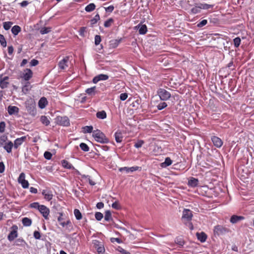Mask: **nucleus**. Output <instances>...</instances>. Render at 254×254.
Instances as JSON below:
<instances>
[{
	"instance_id": "7c9ffc66",
	"label": "nucleus",
	"mask_w": 254,
	"mask_h": 254,
	"mask_svg": "<svg viewBox=\"0 0 254 254\" xmlns=\"http://www.w3.org/2000/svg\"><path fill=\"white\" fill-rule=\"evenodd\" d=\"M22 222L23 225V226L26 227H28L31 226L32 224V220L31 219L27 218V217H24L22 220Z\"/></svg>"
},
{
	"instance_id": "f8f14e48",
	"label": "nucleus",
	"mask_w": 254,
	"mask_h": 254,
	"mask_svg": "<svg viewBox=\"0 0 254 254\" xmlns=\"http://www.w3.org/2000/svg\"><path fill=\"white\" fill-rule=\"evenodd\" d=\"M192 217V214L190 210L187 209H185L184 210L182 216L183 219L186 220L189 222L191 220Z\"/></svg>"
},
{
	"instance_id": "c756f323",
	"label": "nucleus",
	"mask_w": 254,
	"mask_h": 254,
	"mask_svg": "<svg viewBox=\"0 0 254 254\" xmlns=\"http://www.w3.org/2000/svg\"><path fill=\"white\" fill-rule=\"evenodd\" d=\"M96 117L99 119H105L107 118V114L104 110L99 111L96 113Z\"/></svg>"
},
{
	"instance_id": "de8ad7c7",
	"label": "nucleus",
	"mask_w": 254,
	"mask_h": 254,
	"mask_svg": "<svg viewBox=\"0 0 254 254\" xmlns=\"http://www.w3.org/2000/svg\"><path fill=\"white\" fill-rule=\"evenodd\" d=\"M7 140V136L5 135H2L0 136V145L2 146L5 143H6V141Z\"/></svg>"
},
{
	"instance_id": "7ed1b4c3",
	"label": "nucleus",
	"mask_w": 254,
	"mask_h": 254,
	"mask_svg": "<svg viewBox=\"0 0 254 254\" xmlns=\"http://www.w3.org/2000/svg\"><path fill=\"white\" fill-rule=\"evenodd\" d=\"M93 244L98 254H104L105 250L102 242L95 240L93 241Z\"/></svg>"
},
{
	"instance_id": "680f3d73",
	"label": "nucleus",
	"mask_w": 254,
	"mask_h": 254,
	"mask_svg": "<svg viewBox=\"0 0 254 254\" xmlns=\"http://www.w3.org/2000/svg\"><path fill=\"white\" fill-rule=\"evenodd\" d=\"M5 123L4 122H1L0 123V132L3 133L5 130Z\"/></svg>"
},
{
	"instance_id": "79ce46f5",
	"label": "nucleus",
	"mask_w": 254,
	"mask_h": 254,
	"mask_svg": "<svg viewBox=\"0 0 254 254\" xmlns=\"http://www.w3.org/2000/svg\"><path fill=\"white\" fill-rule=\"evenodd\" d=\"M79 147L84 152H88L89 150V147L85 143H81L79 144Z\"/></svg>"
},
{
	"instance_id": "f257e3e1",
	"label": "nucleus",
	"mask_w": 254,
	"mask_h": 254,
	"mask_svg": "<svg viewBox=\"0 0 254 254\" xmlns=\"http://www.w3.org/2000/svg\"><path fill=\"white\" fill-rule=\"evenodd\" d=\"M93 137L95 140L101 143H107L109 142V140L106 137V135L100 130L97 129L93 131Z\"/></svg>"
},
{
	"instance_id": "69168bd1",
	"label": "nucleus",
	"mask_w": 254,
	"mask_h": 254,
	"mask_svg": "<svg viewBox=\"0 0 254 254\" xmlns=\"http://www.w3.org/2000/svg\"><path fill=\"white\" fill-rule=\"evenodd\" d=\"M110 241L113 243L117 242L118 244H121L122 243V241L118 238H111Z\"/></svg>"
},
{
	"instance_id": "09e8293b",
	"label": "nucleus",
	"mask_w": 254,
	"mask_h": 254,
	"mask_svg": "<svg viewBox=\"0 0 254 254\" xmlns=\"http://www.w3.org/2000/svg\"><path fill=\"white\" fill-rule=\"evenodd\" d=\"M41 205L38 202H34L30 204V207L39 210Z\"/></svg>"
},
{
	"instance_id": "9b49d317",
	"label": "nucleus",
	"mask_w": 254,
	"mask_h": 254,
	"mask_svg": "<svg viewBox=\"0 0 254 254\" xmlns=\"http://www.w3.org/2000/svg\"><path fill=\"white\" fill-rule=\"evenodd\" d=\"M135 29L138 30L139 34L140 35H144L146 33L147 31V28L146 25L138 24L137 26H135Z\"/></svg>"
},
{
	"instance_id": "58836bf2",
	"label": "nucleus",
	"mask_w": 254,
	"mask_h": 254,
	"mask_svg": "<svg viewBox=\"0 0 254 254\" xmlns=\"http://www.w3.org/2000/svg\"><path fill=\"white\" fill-rule=\"evenodd\" d=\"M74 214L77 220H79L82 218L81 213L78 209H75L74 210Z\"/></svg>"
},
{
	"instance_id": "a18cd8bd",
	"label": "nucleus",
	"mask_w": 254,
	"mask_h": 254,
	"mask_svg": "<svg viewBox=\"0 0 254 254\" xmlns=\"http://www.w3.org/2000/svg\"><path fill=\"white\" fill-rule=\"evenodd\" d=\"M100 19V16L98 13L96 14L94 18L90 20V23L91 25H94L97 22V21Z\"/></svg>"
},
{
	"instance_id": "e2e57ef3",
	"label": "nucleus",
	"mask_w": 254,
	"mask_h": 254,
	"mask_svg": "<svg viewBox=\"0 0 254 254\" xmlns=\"http://www.w3.org/2000/svg\"><path fill=\"white\" fill-rule=\"evenodd\" d=\"M101 41V36L100 35H96L95 36V44L98 45Z\"/></svg>"
},
{
	"instance_id": "052dcab7",
	"label": "nucleus",
	"mask_w": 254,
	"mask_h": 254,
	"mask_svg": "<svg viewBox=\"0 0 254 254\" xmlns=\"http://www.w3.org/2000/svg\"><path fill=\"white\" fill-rule=\"evenodd\" d=\"M207 23V20L206 19H203L199 23H197V26L198 27H202L205 25Z\"/></svg>"
},
{
	"instance_id": "bb28decb",
	"label": "nucleus",
	"mask_w": 254,
	"mask_h": 254,
	"mask_svg": "<svg viewBox=\"0 0 254 254\" xmlns=\"http://www.w3.org/2000/svg\"><path fill=\"white\" fill-rule=\"evenodd\" d=\"M196 236L198 240L201 242H205L207 238V236L204 232L197 233Z\"/></svg>"
},
{
	"instance_id": "3c124183",
	"label": "nucleus",
	"mask_w": 254,
	"mask_h": 254,
	"mask_svg": "<svg viewBox=\"0 0 254 254\" xmlns=\"http://www.w3.org/2000/svg\"><path fill=\"white\" fill-rule=\"evenodd\" d=\"M95 217L97 220L100 221L103 217V215L100 212H97L95 214Z\"/></svg>"
},
{
	"instance_id": "b1692460",
	"label": "nucleus",
	"mask_w": 254,
	"mask_h": 254,
	"mask_svg": "<svg viewBox=\"0 0 254 254\" xmlns=\"http://www.w3.org/2000/svg\"><path fill=\"white\" fill-rule=\"evenodd\" d=\"M15 245L17 246L25 248L27 245L26 242L22 238H18L15 241Z\"/></svg>"
},
{
	"instance_id": "5701e85b",
	"label": "nucleus",
	"mask_w": 254,
	"mask_h": 254,
	"mask_svg": "<svg viewBox=\"0 0 254 254\" xmlns=\"http://www.w3.org/2000/svg\"><path fill=\"white\" fill-rule=\"evenodd\" d=\"M48 104V101L45 97H42L38 102L39 107L43 109L45 108Z\"/></svg>"
},
{
	"instance_id": "6ab92c4d",
	"label": "nucleus",
	"mask_w": 254,
	"mask_h": 254,
	"mask_svg": "<svg viewBox=\"0 0 254 254\" xmlns=\"http://www.w3.org/2000/svg\"><path fill=\"white\" fill-rule=\"evenodd\" d=\"M2 146L6 152L9 153L11 152L12 148L14 147V145L13 143L11 141H8L7 143H5Z\"/></svg>"
},
{
	"instance_id": "39448f33",
	"label": "nucleus",
	"mask_w": 254,
	"mask_h": 254,
	"mask_svg": "<svg viewBox=\"0 0 254 254\" xmlns=\"http://www.w3.org/2000/svg\"><path fill=\"white\" fill-rule=\"evenodd\" d=\"M38 210L45 219H49L50 209L48 207L44 205H41Z\"/></svg>"
},
{
	"instance_id": "473e14b6",
	"label": "nucleus",
	"mask_w": 254,
	"mask_h": 254,
	"mask_svg": "<svg viewBox=\"0 0 254 254\" xmlns=\"http://www.w3.org/2000/svg\"><path fill=\"white\" fill-rule=\"evenodd\" d=\"M40 121L41 123L45 125L46 126H48L50 125V122L47 116H42L40 118Z\"/></svg>"
},
{
	"instance_id": "bf43d9fd",
	"label": "nucleus",
	"mask_w": 254,
	"mask_h": 254,
	"mask_svg": "<svg viewBox=\"0 0 254 254\" xmlns=\"http://www.w3.org/2000/svg\"><path fill=\"white\" fill-rule=\"evenodd\" d=\"M167 106L165 102H162L159 104L157 106V108L159 110H161L166 107Z\"/></svg>"
},
{
	"instance_id": "0e129e2a",
	"label": "nucleus",
	"mask_w": 254,
	"mask_h": 254,
	"mask_svg": "<svg viewBox=\"0 0 254 254\" xmlns=\"http://www.w3.org/2000/svg\"><path fill=\"white\" fill-rule=\"evenodd\" d=\"M128 97V94L127 93H121L120 95V99L122 101L126 100Z\"/></svg>"
},
{
	"instance_id": "c03bdc74",
	"label": "nucleus",
	"mask_w": 254,
	"mask_h": 254,
	"mask_svg": "<svg viewBox=\"0 0 254 254\" xmlns=\"http://www.w3.org/2000/svg\"><path fill=\"white\" fill-rule=\"evenodd\" d=\"M0 43L2 47H6V42L4 36L1 34H0Z\"/></svg>"
},
{
	"instance_id": "6e6d98bb",
	"label": "nucleus",
	"mask_w": 254,
	"mask_h": 254,
	"mask_svg": "<svg viewBox=\"0 0 254 254\" xmlns=\"http://www.w3.org/2000/svg\"><path fill=\"white\" fill-rule=\"evenodd\" d=\"M144 143V141L142 140H138L135 144L134 146L136 148H140Z\"/></svg>"
},
{
	"instance_id": "a878e982",
	"label": "nucleus",
	"mask_w": 254,
	"mask_h": 254,
	"mask_svg": "<svg viewBox=\"0 0 254 254\" xmlns=\"http://www.w3.org/2000/svg\"><path fill=\"white\" fill-rule=\"evenodd\" d=\"M243 219H244V217L243 216L233 215L231 217L230 222L233 224H235Z\"/></svg>"
},
{
	"instance_id": "37998d69",
	"label": "nucleus",
	"mask_w": 254,
	"mask_h": 254,
	"mask_svg": "<svg viewBox=\"0 0 254 254\" xmlns=\"http://www.w3.org/2000/svg\"><path fill=\"white\" fill-rule=\"evenodd\" d=\"M104 219L106 221H109L112 219V215L109 210H107L105 212Z\"/></svg>"
},
{
	"instance_id": "5fc2aeb1",
	"label": "nucleus",
	"mask_w": 254,
	"mask_h": 254,
	"mask_svg": "<svg viewBox=\"0 0 254 254\" xmlns=\"http://www.w3.org/2000/svg\"><path fill=\"white\" fill-rule=\"evenodd\" d=\"M25 175L24 173H21L20 174L19 177L18 178V183H21V182L23 181L26 180L25 179Z\"/></svg>"
},
{
	"instance_id": "ea45409f",
	"label": "nucleus",
	"mask_w": 254,
	"mask_h": 254,
	"mask_svg": "<svg viewBox=\"0 0 254 254\" xmlns=\"http://www.w3.org/2000/svg\"><path fill=\"white\" fill-rule=\"evenodd\" d=\"M199 7V5L198 3L196 4L195 6L191 8V11L192 13L194 14L198 13L200 12L201 9L200 8L198 7Z\"/></svg>"
},
{
	"instance_id": "49530a36",
	"label": "nucleus",
	"mask_w": 254,
	"mask_h": 254,
	"mask_svg": "<svg viewBox=\"0 0 254 254\" xmlns=\"http://www.w3.org/2000/svg\"><path fill=\"white\" fill-rule=\"evenodd\" d=\"M114 22V20L113 18H110L105 21L104 26L105 27H109L111 26L112 23Z\"/></svg>"
},
{
	"instance_id": "8fccbe9b",
	"label": "nucleus",
	"mask_w": 254,
	"mask_h": 254,
	"mask_svg": "<svg viewBox=\"0 0 254 254\" xmlns=\"http://www.w3.org/2000/svg\"><path fill=\"white\" fill-rule=\"evenodd\" d=\"M234 45L236 48H238L241 44V39L239 37H236L234 40Z\"/></svg>"
},
{
	"instance_id": "4d7b16f0",
	"label": "nucleus",
	"mask_w": 254,
	"mask_h": 254,
	"mask_svg": "<svg viewBox=\"0 0 254 254\" xmlns=\"http://www.w3.org/2000/svg\"><path fill=\"white\" fill-rule=\"evenodd\" d=\"M44 156L47 160H50L52 158V154L50 152L46 151L44 154Z\"/></svg>"
},
{
	"instance_id": "2eb2a0df",
	"label": "nucleus",
	"mask_w": 254,
	"mask_h": 254,
	"mask_svg": "<svg viewBox=\"0 0 254 254\" xmlns=\"http://www.w3.org/2000/svg\"><path fill=\"white\" fill-rule=\"evenodd\" d=\"M211 140L214 145L217 148H220L223 144V141L222 140L217 136H212L211 137Z\"/></svg>"
},
{
	"instance_id": "774afa93",
	"label": "nucleus",
	"mask_w": 254,
	"mask_h": 254,
	"mask_svg": "<svg viewBox=\"0 0 254 254\" xmlns=\"http://www.w3.org/2000/svg\"><path fill=\"white\" fill-rule=\"evenodd\" d=\"M105 9L106 12H112L114 9V6L111 5L108 7H105Z\"/></svg>"
},
{
	"instance_id": "aec40b11",
	"label": "nucleus",
	"mask_w": 254,
	"mask_h": 254,
	"mask_svg": "<svg viewBox=\"0 0 254 254\" xmlns=\"http://www.w3.org/2000/svg\"><path fill=\"white\" fill-rule=\"evenodd\" d=\"M114 137L115 140L117 143L122 142L123 138V135L122 132L121 131H117L114 134Z\"/></svg>"
},
{
	"instance_id": "13d9d810",
	"label": "nucleus",
	"mask_w": 254,
	"mask_h": 254,
	"mask_svg": "<svg viewBox=\"0 0 254 254\" xmlns=\"http://www.w3.org/2000/svg\"><path fill=\"white\" fill-rule=\"evenodd\" d=\"M23 189H27L29 187V184L27 180L23 181L20 183Z\"/></svg>"
},
{
	"instance_id": "603ef678",
	"label": "nucleus",
	"mask_w": 254,
	"mask_h": 254,
	"mask_svg": "<svg viewBox=\"0 0 254 254\" xmlns=\"http://www.w3.org/2000/svg\"><path fill=\"white\" fill-rule=\"evenodd\" d=\"M121 40H122V39H120L119 40L116 39V40L112 41L111 42V44L113 45V47L116 48V47H118V45H119L120 43L121 42Z\"/></svg>"
},
{
	"instance_id": "423d86ee",
	"label": "nucleus",
	"mask_w": 254,
	"mask_h": 254,
	"mask_svg": "<svg viewBox=\"0 0 254 254\" xmlns=\"http://www.w3.org/2000/svg\"><path fill=\"white\" fill-rule=\"evenodd\" d=\"M57 122L59 125L64 127H67L69 125V119L66 116L57 117Z\"/></svg>"
},
{
	"instance_id": "6e6552de",
	"label": "nucleus",
	"mask_w": 254,
	"mask_h": 254,
	"mask_svg": "<svg viewBox=\"0 0 254 254\" xmlns=\"http://www.w3.org/2000/svg\"><path fill=\"white\" fill-rule=\"evenodd\" d=\"M228 232V229L222 226L217 225L214 227V233L215 235H220Z\"/></svg>"
},
{
	"instance_id": "dca6fc26",
	"label": "nucleus",
	"mask_w": 254,
	"mask_h": 254,
	"mask_svg": "<svg viewBox=\"0 0 254 254\" xmlns=\"http://www.w3.org/2000/svg\"><path fill=\"white\" fill-rule=\"evenodd\" d=\"M26 137L25 136H22L19 138H16L13 143L14 147L17 149L20 145H21L26 140Z\"/></svg>"
},
{
	"instance_id": "c9c22d12",
	"label": "nucleus",
	"mask_w": 254,
	"mask_h": 254,
	"mask_svg": "<svg viewBox=\"0 0 254 254\" xmlns=\"http://www.w3.org/2000/svg\"><path fill=\"white\" fill-rule=\"evenodd\" d=\"M93 127L91 126H86L82 127V131L84 133H93Z\"/></svg>"
},
{
	"instance_id": "338daca9",
	"label": "nucleus",
	"mask_w": 254,
	"mask_h": 254,
	"mask_svg": "<svg viewBox=\"0 0 254 254\" xmlns=\"http://www.w3.org/2000/svg\"><path fill=\"white\" fill-rule=\"evenodd\" d=\"M33 236L36 239L39 240L41 238V234L39 231H35L34 232Z\"/></svg>"
},
{
	"instance_id": "e433bc0d",
	"label": "nucleus",
	"mask_w": 254,
	"mask_h": 254,
	"mask_svg": "<svg viewBox=\"0 0 254 254\" xmlns=\"http://www.w3.org/2000/svg\"><path fill=\"white\" fill-rule=\"evenodd\" d=\"M51 31V28L44 27L40 29V33L42 34H46L49 33Z\"/></svg>"
},
{
	"instance_id": "cd10ccee",
	"label": "nucleus",
	"mask_w": 254,
	"mask_h": 254,
	"mask_svg": "<svg viewBox=\"0 0 254 254\" xmlns=\"http://www.w3.org/2000/svg\"><path fill=\"white\" fill-rule=\"evenodd\" d=\"M21 27L18 25H14L11 29V32L14 36H16L21 31Z\"/></svg>"
},
{
	"instance_id": "72a5a7b5",
	"label": "nucleus",
	"mask_w": 254,
	"mask_h": 254,
	"mask_svg": "<svg viewBox=\"0 0 254 254\" xmlns=\"http://www.w3.org/2000/svg\"><path fill=\"white\" fill-rule=\"evenodd\" d=\"M172 160L169 157H167L165 161L161 164V166L163 168L167 167L170 166L172 164Z\"/></svg>"
},
{
	"instance_id": "ddd939ff",
	"label": "nucleus",
	"mask_w": 254,
	"mask_h": 254,
	"mask_svg": "<svg viewBox=\"0 0 254 254\" xmlns=\"http://www.w3.org/2000/svg\"><path fill=\"white\" fill-rule=\"evenodd\" d=\"M109 78V76L107 74H100L95 76L93 79V82L95 84L101 80H106Z\"/></svg>"
},
{
	"instance_id": "f3484780",
	"label": "nucleus",
	"mask_w": 254,
	"mask_h": 254,
	"mask_svg": "<svg viewBox=\"0 0 254 254\" xmlns=\"http://www.w3.org/2000/svg\"><path fill=\"white\" fill-rule=\"evenodd\" d=\"M42 194L44 196V198L47 201H50L53 198V195L51 190H44L42 192Z\"/></svg>"
},
{
	"instance_id": "9d476101",
	"label": "nucleus",
	"mask_w": 254,
	"mask_h": 254,
	"mask_svg": "<svg viewBox=\"0 0 254 254\" xmlns=\"http://www.w3.org/2000/svg\"><path fill=\"white\" fill-rule=\"evenodd\" d=\"M141 168L138 166H132L131 167H124L120 168L119 171L120 172L125 171L127 173L133 172L136 171L141 170Z\"/></svg>"
},
{
	"instance_id": "4c0bfd02",
	"label": "nucleus",
	"mask_w": 254,
	"mask_h": 254,
	"mask_svg": "<svg viewBox=\"0 0 254 254\" xmlns=\"http://www.w3.org/2000/svg\"><path fill=\"white\" fill-rule=\"evenodd\" d=\"M95 89L96 86H93L91 88H87L86 89L85 92L89 95L92 96L95 94Z\"/></svg>"
},
{
	"instance_id": "a211bd4d",
	"label": "nucleus",
	"mask_w": 254,
	"mask_h": 254,
	"mask_svg": "<svg viewBox=\"0 0 254 254\" xmlns=\"http://www.w3.org/2000/svg\"><path fill=\"white\" fill-rule=\"evenodd\" d=\"M7 112L10 115L17 114L19 112V108L16 106H9L7 108Z\"/></svg>"
},
{
	"instance_id": "a19ab883",
	"label": "nucleus",
	"mask_w": 254,
	"mask_h": 254,
	"mask_svg": "<svg viewBox=\"0 0 254 254\" xmlns=\"http://www.w3.org/2000/svg\"><path fill=\"white\" fill-rule=\"evenodd\" d=\"M13 23L11 21H7L3 23V27L4 30H8L11 27Z\"/></svg>"
},
{
	"instance_id": "864d4df0",
	"label": "nucleus",
	"mask_w": 254,
	"mask_h": 254,
	"mask_svg": "<svg viewBox=\"0 0 254 254\" xmlns=\"http://www.w3.org/2000/svg\"><path fill=\"white\" fill-rule=\"evenodd\" d=\"M86 27H81L78 31L79 35L83 37H84L85 33L86 32Z\"/></svg>"
},
{
	"instance_id": "1a4fd4ad",
	"label": "nucleus",
	"mask_w": 254,
	"mask_h": 254,
	"mask_svg": "<svg viewBox=\"0 0 254 254\" xmlns=\"http://www.w3.org/2000/svg\"><path fill=\"white\" fill-rule=\"evenodd\" d=\"M26 108L29 114L32 116H35L36 114L37 111L35 103L26 104Z\"/></svg>"
},
{
	"instance_id": "2f4dec72",
	"label": "nucleus",
	"mask_w": 254,
	"mask_h": 254,
	"mask_svg": "<svg viewBox=\"0 0 254 254\" xmlns=\"http://www.w3.org/2000/svg\"><path fill=\"white\" fill-rule=\"evenodd\" d=\"M198 183V181L197 179L192 178L189 181L188 184L191 187H195L197 186Z\"/></svg>"
},
{
	"instance_id": "412c9836",
	"label": "nucleus",
	"mask_w": 254,
	"mask_h": 254,
	"mask_svg": "<svg viewBox=\"0 0 254 254\" xmlns=\"http://www.w3.org/2000/svg\"><path fill=\"white\" fill-rule=\"evenodd\" d=\"M185 244V242L182 237H178L176 240V249L178 248H183Z\"/></svg>"
},
{
	"instance_id": "4be33fe9",
	"label": "nucleus",
	"mask_w": 254,
	"mask_h": 254,
	"mask_svg": "<svg viewBox=\"0 0 254 254\" xmlns=\"http://www.w3.org/2000/svg\"><path fill=\"white\" fill-rule=\"evenodd\" d=\"M8 79V76H4L3 78H0V87L3 89L7 86L8 82L7 80Z\"/></svg>"
},
{
	"instance_id": "4468645a",
	"label": "nucleus",
	"mask_w": 254,
	"mask_h": 254,
	"mask_svg": "<svg viewBox=\"0 0 254 254\" xmlns=\"http://www.w3.org/2000/svg\"><path fill=\"white\" fill-rule=\"evenodd\" d=\"M68 57H65L63 60L60 61L58 64L59 68H60L61 69H65L68 66L67 63L68 62Z\"/></svg>"
},
{
	"instance_id": "20e7f679",
	"label": "nucleus",
	"mask_w": 254,
	"mask_h": 254,
	"mask_svg": "<svg viewBox=\"0 0 254 254\" xmlns=\"http://www.w3.org/2000/svg\"><path fill=\"white\" fill-rule=\"evenodd\" d=\"M158 95L160 99L163 101H165L168 99L170 96V93L164 89H159L158 91Z\"/></svg>"
},
{
	"instance_id": "0eeeda50",
	"label": "nucleus",
	"mask_w": 254,
	"mask_h": 254,
	"mask_svg": "<svg viewBox=\"0 0 254 254\" xmlns=\"http://www.w3.org/2000/svg\"><path fill=\"white\" fill-rule=\"evenodd\" d=\"M33 72L30 69L26 68L24 70L21 77L25 81L29 80L32 77Z\"/></svg>"
},
{
	"instance_id": "393cba45",
	"label": "nucleus",
	"mask_w": 254,
	"mask_h": 254,
	"mask_svg": "<svg viewBox=\"0 0 254 254\" xmlns=\"http://www.w3.org/2000/svg\"><path fill=\"white\" fill-rule=\"evenodd\" d=\"M62 166L64 168L75 170V168L73 166V165L65 160H63L62 161Z\"/></svg>"
},
{
	"instance_id": "f03ea898",
	"label": "nucleus",
	"mask_w": 254,
	"mask_h": 254,
	"mask_svg": "<svg viewBox=\"0 0 254 254\" xmlns=\"http://www.w3.org/2000/svg\"><path fill=\"white\" fill-rule=\"evenodd\" d=\"M11 231L7 236V239L9 241H13L15 238L18 237V226L16 225H13L10 228Z\"/></svg>"
},
{
	"instance_id": "c85d7f7f",
	"label": "nucleus",
	"mask_w": 254,
	"mask_h": 254,
	"mask_svg": "<svg viewBox=\"0 0 254 254\" xmlns=\"http://www.w3.org/2000/svg\"><path fill=\"white\" fill-rule=\"evenodd\" d=\"M198 4L199 5V7L201 9H208L212 8L214 6L213 4H208L205 3H199Z\"/></svg>"
},
{
	"instance_id": "f704fd0d",
	"label": "nucleus",
	"mask_w": 254,
	"mask_h": 254,
	"mask_svg": "<svg viewBox=\"0 0 254 254\" xmlns=\"http://www.w3.org/2000/svg\"><path fill=\"white\" fill-rule=\"evenodd\" d=\"M95 5L93 3H90L88 4L85 8V10L86 12H90L93 11L95 9Z\"/></svg>"
}]
</instances>
